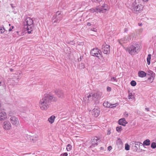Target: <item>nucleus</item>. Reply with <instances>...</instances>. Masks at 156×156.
Wrapping results in <instances>:
<instances>
[{
    "label": "nucleus",
    "instance_id": "obj_32",
    "mask_svg": "<svg viewBox=\"0 0 156 156\" xmlns=\"http://www.w3.org/2000/svg\"><path fill=\"white\" fill-rule=\"evenodd\" d=\"M122 127L121 126H119L116 127V130L117 131H118V132H121V131L122 130Z\"/></svg>",
    "mask_w": 156,
    "mask_h": 156
},
{
    "label": "nucleus",
    "instance_id": "obj_20",
    "mask_svg": "<svg viewBox=\"0 0 156 156\" xmlns=\"http://www.w3.org/2000/svg\"><path fill=\"white\" fill-rule=\"evenodd\" d=\"M55 119V116L52 115L48 119V121L50 123L52 124L54 122Z\"/></svg>",
    "mask_w": 156,
    "mask_h": 156
},
{
    "label": "nucleus",
    "instance_id": "obj_30",
    "mask_svg": "<svg viewBox=\"0 0 156 156\" xmlns=\"http://www.w3.org/2000/svg\"><path fill=\"white\" fill-rule=\"evenodd\" d=\"M151 147L153 149L156 148V143L154 142H152L151 144Z\"/></svg>",
    "mask_w": 156,
    "mask_h": 156
},
{
    "label": "nucleus",
    "instance_id": "obj_11",
    "mask_svg": "<svg viewBox=\"0 0 156 156\" xmlns=\"http://www.w3.org/2000/svg\"><path fill=\"white\" fill-rule=\"evenodd\" d=\"M129 37L130 36L129 35H127L121 39L119 40V44L122 45L123 43H127L130 39Z\"/></svg>",
    "mask_w": 156,
    "mask_h": 156
},
{
    "label": "nucleus",
    "instance_id": "obj_6",
    "mask_svg": "<svg viewBox=\"0 0 156 156\" xmlns=\"http://www.w3.org/2000/svg\"><path fill=\"white\" fill-rule=\"evenodd\" d=\"M101 51L98 49V48H93L90 51L91 55L94 56H96L99 58L101 55Z\"/></svg>",
    "mask_w": 156,
    "mask_h": 156
},
{
    "label": "nucleus",
    "instance_id": "obj_48",
    "mask_svg": "<svg viewBox=\"0 0 156 156\" xmlns=\"http://www.w3.org/2000/svg\"><path fill=\"white\" fill-rule=\"evenodd\" d=\"M145 110L147 111H149V108H145Z\"/></svg>",
    "mask_w": 156,
    "mask_h": 156
},
{
    "label": "nucleus",
    "instance_id": "obj_19",
    "mask_svg": "<svg viewBox=\"0 0 156 156\" xmlns=\"http://www.w3.org/2000/svg\"><path fill=\"white\" fill-rule=\"evenodd\" d=\"M117 144L120 147H122V143L121 140L119 138H117L116 142Z\"/></svg>",
    "mask_w": 156,
    "mask_h": 156
},
{
    "label": "nucleus",
    "instance_id": "obj_28",
    "mask_svg": "<svg viewBox=\"0 0 156 156\" xmlns=\"http://www.w3.org/2000/svg\"><path fill=\"white\" fill-rule=\"evenodd\" d=\"M92 93L91 92H89L88 94H87L85 95V96L86 97L89 98H92Z\"/></svg>",
    "mask_w": 156,
    "mask_h": 156
},
{
    "label": "nucleus",
    "instance_id": "obj_23",
    "mask_svg": "<svg viewBox=\"0 0 156 156\" xmlns=\"http://www.w3.org/2000/svg\"><path fill=\"white\" fill-rule=\"evenodd\" d=\"M99 140V139L97 137H95L94 139L93 140H92V143L93 144H94V143H95V144H97L98 142V141Z\"/></svg>",
    "mask_w": 156,
    "mask_h": 156
},
{
    "label": "nucleus",
    "instance_id": "obj_50",
    "mask_svg": "<svg viewBox=\"0 0 156 156\" xmlns=\"http://www.w3.org/2000/svg\"><path fill=\"white\" fill-rule=\"evenodd\" d=\"M78 60L79 61H80L81 60V57H80V58H78Z\"/></svg>",
    "mask_w": 156,
    "mask_h": 156
},
{
    "label": "nucleus",
    "instance_id": "obj_54",
    "mask_svg": "<svg viewBox=\"0 0 156 156\" xmlns=\"http://www.w3.org/2000/svg\"><path fill=\"white\" fill-rule=\"evenodd\" d=\"M11 5L12 8H13L14 7L12 6V4H11Z\"/></svg>",
    "mask_w": 156,
    "mask_h": 156
},
{
    "label": "nucleus",
    "instance_id": "obj_31",
    "mask_svg": "<svg viewBox=\"0 0 156 156\" xmlns=\"http://www.w3.org/2000/svg\"><path fill=\"white\" fill-rule=\"evenodd\" d=\"M72 148V146L70 144H68L66 147V150L68 151L71 150Z\"/></svg>",
    "mask_w": 156,
    "mask_h": 156
},
{
    "label": "nucleus",
    "instance_id": "obj_29",
    "mask_svg": "<svg viewBox=\"0 0 156 156\" xmlns=\"http://www.w3.org/2000/svg\"><path fill=\"white\" fill-rule=\"evenodd\" d=\"M154 79V77L152 76H151L150 77L148 78V80H149V82L150 83H151L153 82Z\"/></svg>",
    "mask_w": 156,
    "mask_h": 156
},
{
    "label": "nucleus",
    "instance_id": "obj_55",
    "mask_svg": "<svg viewBox=\"0 0 156 156\" xmlns=\"http://www.w3.org/2000/svg\"><path fill=\"white\" fill-rule=\"evenodd\" d=\"M9 26H10V24H9Z\"/></svg>",
    "mask_w": 156,
    "mask_h": 156
},
{
    "label": "nucleus",
    "instance_id": "obj_45",
    "mask_svg": "<svg viewBox=\"0 0 156 156\" xmlns=\"http://www.w3.org/2000/svg\"><path fill=\"white\" fill-rule=\"evenodd\" d=\"M111 90V88L110 87H108L107 88V90L108 91H110Z\"/></svg>",
    "mask_w": 156,
    "mask_h": 156
},
{
    "label": "nucleus",
    "instance_id": "obj_42",
    "mask_svg": "<svg viewBox=\"0 0 156 156\" xmlns=\"http://www.w3.org/2000/svg\"><path fill=\"white\" fill-rule=\"evenodd\" d=\"M108 150L110 151L112 149V147L110 146H108Z\"/></svg>",
    "mask_w": 156,
    "mask_h": 156
},
{
    "label": "nucleus",
    "instance_id": "obj_51",
    "mask_svg": "<svg viewBox=\"0 0 156 156\" xmlns=\"http://www.w3.org/2000/svg\"><path fill=\"white\" fill-rule=\"evenodd\" d=\"M138 25L139 26H141L142 25V23H138Z\"/></svg>",
    "mask_w": 156,
    "mask_h": 156
},
{
    "label": "nucleus",
    "instance_id": "obj_25",
    "mask_svg": "<svg viewBox=\"0 0 156 156\" xmlns=\"http://www.w3.org/2000/svg\"><path fill=\"white\" fill-rule=\"evenodd\" d=\"M151 54H149L147 58V63L148 65L150 64L151 59Z\"/></svg>",
    "mask_w": 156,
    "mask_h": 156
},
{
    "label": "nucleus",
    "instance_id": "obj_15",
    "mask_svg": "<svg viewBox=\"0 0 156 156\" xmlns=\"http://www.w3.org/2000/svg\"><path fill=\"white\" fill-rule=\"evenodd\" d=\"M101 93H92V98L93 100L99 99L101 98Z\"/></svg>",
    "mask_w": 156,
    "mask_h": 156
},
{
    "label": "nucleus",
    "instance_id": "obj_10",
    "mask_svg": "<svg viewBox=\"0 0 156 156\" xmlns=\"http://www.w3.org/2000/svg\"><path fill=\"white\" fill-rule=\"evenodd\" d=\"M100 112L99 108L97 106H96L92 111V115L97 117L99 115Z\"/></svg>",
    "mask_w": 156,
    "mask_h": 156
},
{
    "label": "nucleus",
    "instance_id": "obj_2",
    "mask_svg": "<svg viewBox=\"0 0 156 156\" xmlns=\"http://www.w3.org/2000/svg\"><path fill=\"white\" fill-rule=\"evenodd\" d=\"M24 24L28 33L29 34L31 33L34 29L33 21L32 19L30 17L26 18L24 22Z\"/></svg>",
    "mask_w": 156,
    "mask_h": 156
},
{
    "label": "nucleus",
    "instance_id": "obj_16",
    "mask_svg": "<svg viewBox=\"0 0 156 156\" xmlns=\"http://www.w3.org/2000/svg\"><path fill=\"white\" fill-rule=\"evenodd\" d=\"M118 122L119 125L123 126H125L126 125L127 123V122L126 121L125 118H122L120 119Z\"/></svg>",
    "mask_w": 156,
    "mask_h": 156
},
{
    "label": "nucleus",
    "instance_id": "obj_33",
    "mask_svg": "<svg viewBox=\"0 0 156 156\" xmlns=\"http://www.w3.org/2000/svg\"><path fill=\"white\" fill-rule=\"evenodd\" d=\"M129 145L128 144H126L125 146V149L127 151H128L129 150Z\"/></svg>",
    "mask_w": 156,
    "mask_h": 156
},
{
    "label": "nucleus",
    "instance_id": "obj_49",
    "mask_svg": "<svg viewBox=\"0 0 156 156\" xmlns=\"http://www.w3.org/2000/svg\"><path fill=\"white\" fill-rule=\"evenodd\" d=\"M87 25L88 26H90L91 25V24L90 23H87Z\"/></svg>",
    "mask_w": 156,
    "mask_h": 156
},
{
    "label": "nucleus",
    "instance_id": "obj_9",
    "mask_svg": "<svg viewBox=\"0 0 156 156\" xmlns=\"http://www.w3.org/2000/svg\"><path fill=\"white\" fill-rule=\"evenodd\" d=\"M102 49L105 54H108L110 51V46L109 45L105 44L102 46Z\"/></svg>",
    "mask_w": 156,
    "mask_h": 156
},
{
    "label": "nucleus",
    "instance_id": "obj_37",
    "mask_svg": "<svg viewBox=\"0 0 156 156\" xmlns=\"http://www.w3.org/2000/svg\"><path fill=\"white\" fill-rule=\"evenodd\" d=\"M133 96L132 95V94L130 93L129 94V99H132L133 98Z\"/></svg>",
    "mask_w": 156,
    "mask_h": 156
},
{
    "label": "nucleus",
    "instance_id": "obj_36",
    "mask_svg": "<svg viewBox=\"0 0 156 156\" xmlns=\"http://www.w3.org/2000/svg\"><path fill=\"white\" fill-rule=\"evenodd\" d=\"M111 80L112 81H115L116 82H117V79L115 78L114 77H112V78H111Z\"/></svg>",
    "mask_w": 156,
    "mask_h": 156
},
{
    "label": "nucleus",
    "instance_id": "obj_34",
    "mask_svg": "<svg viewBox=\"0 0 156 156\" xmlns=\"http://www.w3.org/2000/svg\"><path fill=\"white\" fill-rule=\"evenodd\" d=\"M130 84L132 86L134 87L136 85V83L135 81L132 80L130 82Z\"/></svg>",
    "mask_w": 156,
    "mask_h": 156
},
{
    "label": "nucleus",
    "instance_id": "obj_26",
    "mask_svg": "<svg viewBox=\"0 0 156 156\" xmlns=\"http://www.w3.org/2000/svg\"><path fill=\"white\" fill-rule=\"evenodd\" d=\"M6 31L4 27H0V34H3Z\"/></svg>",
    "mask_w": 156,
    "mask_h": 156
},
{
    "label": "nucleus",
    "instance_id": "obj_5",
    "mask_svg": "<svg viewBox=\"0 0 156 156\" xmlns=\"http://www.w3.org/2000/svg\"><path fill=\"white\" fill-rule=\"evenodd\" d=\"M108 10V5L105 4H104L101 7H98L95 9H93V12L104 13L106 11Z\"/></svg>",
    "mask_w": 156,
    "mask_h": 156
},
{
    "label": "nucleus",
    "instance_id": "obj_39",
    "mask_svg": "<svg viewBox=\"0 0 156 156\" xmlns=\"http://www.w3.org/2000/svg\"><path fill=\"white\" fill-rule=\"evenodd\" d=\"M68 154L67 153H64L61 155V156H67Z\"/></svg>",
    "mask_w": 156,
    "mask_h": 156
},
{
    "label": "nucleus",
    "instance_id": "obj_44",
    "mask_svg": "<svg viewBox=\"0 0 156 156\" xmlns=\"http://www.w3.org/2000/svg\"><path fill=\"white\" fill-rule=\"evenodd\" d=\"M128 30V29L127 28H125L124 29V32H126Z\"/></svg>",
    "mask_w": 156,
    "mask_h": 156
},
{
    "label": "nucleus",
    "instance_id": "obj_53",
    "mask_svg": "<svg viewBox=\"0 0 156 156\" xmlns=\"http://www.w3.org/2000/svg\"><path fill=\"white\" fill-rule=\"evenodd\" d=\"M13 69H10V71H11V72H12V71H13Z\"/></svg>",
    "mask_w": 156,
    "mask_h": 156
},
{
    "label": "nucleus",
    "instance_id": "obj_40",
    "mask_svg": "<svg viewBox=\"0 0 156 156\" xmlns=\"http://www.w3.org/2000/svg\"><path fill=\"white\" fill-rule=\"evenodd\" d=\"M124 114L125 117H127L128 116V114L126 112H125L124 113Z\"/></svg>",
    "mask_w": 156,
    "mask_h": 156
},
{
    "label": "nucleus",
    "instance_id": "obj_21",
    "mask_svg": "<svg viewBox=\"0 0 156 156\" xmlns=\"http://www.w3.org/2000/svg\"><path fill=\"white\" fill-rule=\"evenodd\" d=\"M103 105L105 107L112 108V107L111 106V104L108 101L104 102Z\"/></svg>",
    "mask_w": 156,
    "mask_h": 156
},
{
    "label": "nucleus",
    "instance_id": "obj_7",
    "mask_svg": "<svg viewBox=\"0 0 156 156\" xmlns=\"http://www.w3.org/2000/svg\"><path fill=\"white\" fill-rule=\"evenodd\" d=\"M10 120L13 125L17 126L19 124V122L18 119L15 116H11L10 118Z\"/></svg>",
    "mask_w": 156,
    "mask_h": 156
},
{
    "label": "nucleus",
    "instance_id": "obj_27",
    "mask_svg": "<svg viewBox=\"0 0 156 156\" xmlns=\"http://www.w3.org/2000/svg\"><path fill=\"white\" fill-rule=\"evenodd\" d=\"M140 144L142 146V144L139 142H135V147H136L137 148H138L137 147H139Z\"/></svg>",
    "mask_w": 156,
    "mask_h": 156
},
{
    "label": "nucleus",
    "instance_id": "obj_52",
    "mask_svg": "<svg viewBox=\"0 0 156 156\" xmlns=\"http://www.w3.org/2000/svg\"><path fill=\"white\" fill-rule=\"evenodd\" d=\"M144 2H147L148 0H142Z\"/></svg>",
    "mask_w": 156,
    "mask_h": 156
},
{
    "label": "nucleus",
    "instance_id": "obj_14",
    "mask_svg": "<svg viewBox=\"0 0 156 156\" xmlns=\"http://www.w3.org/2000/svg\"><path fill=\"white\" fill-rule=\"evenodd\" d=\"M3 127L6 130H8L10 129L11 127V125L8 121H5L3 123Z\"/></svg>",
    "mask_w": 156,
    "mask_h": 156
},
{
    "label": "nucleus",
    "instance_id": "obj_43",
    "mask_svg": "<svg viewBox=\"0 0 156 156\" xmlns=\"http://www.w3.org/2000/svg\"><path fill=\"white\" fill-rule=\"evenodd\" d=\"M90 30L92 31H96V30L94 28H92Z\"/></svg>",
    "mask_w": 156,
    "mask_h": 156
},
{
    "label": "nucleus",
    "instance_id": "obj_18",
    "mask_svg": "<svg viewBox=\"0 0 156 156\" xmlns=\"http://www.w3.org/2000/svg\"><path fill=\"white\" fill-rule=\"evenodd\" d=\"M138 76L140 77H144L146 76V73L144 71H140L138 72Z\"/></svg>",
    "mask_w": 156,
    "mask_h": 156
},
{
    "label": "nucleus",
    "instance_id": "obj_8",
    "mask_svg": "<svg viewBox=\"0 0 156 156\" xmlns=\"http://www.w3.org/2000/svg\"><path fill=\"white\" fill-rule=\"evenodd\" d=\"M21 76V73H19V75L17 74H14L11 76V78H10L9 79L10 80H12V81L16 83H17L19 80V79L20 78Z\"/></svg>",
    "mask_w": 156,
    "mask_h": 156
},
{
    "label": "nucleus",
    "instance_id": "obj_41",
    "mask_svg": "<svg viewBox=\"0 0 156 156\" xmlns=\"http://www.w3.org/2000/svg\"><path fill=\"white\" fill-rule=\"evenodd\" d=\"M93 1L95 2H101L102 0H92Z\"/></svg>",
    "mask_w": 156,
    "mask_h": 156
},
{
    "label": "nucleus",
    "instance_id": "obj_35",
    "mask_svg": "<svg viewBox=\"0 0 156 156\" xmlns=\"http://www.w3.org/2000/svg\"><path fill=\"white\" fill-rule=\"evenodd\" d=\"M118 105V103H116L114 104H111V106L112 107V108L114 107H115L117 106Z\"/></svg>",
    "mask_w": 156,
    "mask_h": 156
},
{
    "label": "nucleus",
    "instance_id": "obj_38",
    "mask_svg": "<svg viewBox=\"0 0 156 156\" xmlns=\"http://www.w3.org/2000/svg\"><path fill=\"white\" fill-rule=\"evenodd\" d=\"M79 67L81 69L83 68L84 67V63H82L81 65H80Z\"/></svg>",
    "mask_w": 156,
    "mask_h": 156
},
{
    "label": "nucleus",
    "instance_id": "obj_3",
    "mask_svg": "<svg viewBox=\"0 0 156 156\" xmlns=\"http://www.w3.org/2000/svg\"><path fill=\"white\" fill-rule=\"evenodd\" d=\"M140 50V45L137 43L133 44L126 49V51H128L131 55L138 53Z\"/></svg>",
    "mask_w": 156,
    "mask_h": 156
},
{
    "label": "nucleus",
    "instance_id": "obj_17",
    "mask_svg": "<svg viewBox=\"0 0 156 156\" xmlns=\"http://www.w3.org/2000/svg\"><path fill=\"white\" fill-rule=\"evenodd\" d=\"M142 8V6L141 5H136L134 8V10L136 12H140Z\"/></svg>",
    "mask_w": 156,
    "mask_h": 156
},
{
    "label": "nucleus",
    "instance_id": "obj_1",
    "mask_svg": "<svg viewBox=\"0 0 156 156\" xmlns=\"http://www.w3.org/2000/svg\"><path fill=\"white\" fill-rule=\"evenodd\" d=\"M57 98L50 94H44L39 102V105L40 109L42 110H46L50 107L51 101H55Z\"/></svg>",
    "mask_w": 156,
    "mask_h": 156
},
{
    "label": "nucleus",
    "instance_id": "obj_46",
    "mask_svg": "<svg viewBox=\"0 0 156 156\" xmlns=\"http://www.w3.org/2000/svg\"><path fill=\"white\" fill-rule=\"evenodd\" d=\"M111 133V132L110 130H108V132L107 133V135H110Z\"/></svg>",
    "mask_w": 156,
    "mask_h": 156
},
{
    "label": "nucleus",
    "instance_id": "obj_22",
    "mask_svg": "<svg viewBox=\"0 0 156 156\" xmlns=\"http://www.w3.org/2000/svg\"><path fill=\"white\" fill-rule=\"evenodd\" d=\"M38 136H36L35 137L34 136H31L30 137V140H31L33 142H35L37 140Z\"/></svg>",
    "mask_w": 156,
    "mask_h": 156
},
{
    "label": "nucleus",
    "instance_id": "obj_12",
    "mask_svg": "<svg viewBox=\"0 0 156 156\" xmlns=\"http://www.w3.org/2000/svg\"><path fill=\"white\" fill-rule=\"evenodd\" d=\"M7 118V115L5 112L2 111L0 112V121H4Z\"/></svg>",
    "mask_w": 156,
    "mask_h": 156
},
{
    "label": "nucleus",
    "instance_id": "obj_24",
    "mask_svg": "<svg viewBox=\"0 0 156 156\" xmlns=\"http://www.w3.org/2000/svg\"><path fill=\"white\" fill-rule=\"evenodd\" d=\"M143 144L146 146H148L150 144V141L149 139L145 140L143 142Z\"/></svg>",
    "mask_w": 156,
    "mask_h": 156
},
{
    "label": "nucleus",
    "instance_id": "obj_47",
    "mask_svg": "<svg viewBox=\"0 0 156 156\" xmlns=\"http://www.w3.org/2000/svg\"><path fill=\"white\" fill-rule=\"evenodd\" d=\"M12 28H10L9 30V32H10V31H11L12 30V29H13V27L12 26Z\"/></svg>",
    "mask_w": 156,
    "mask_h": 156
},
{
    "label": "nucleus",
    "instance_id": "obj_13",
    "mask_svg": "<svg viewBox=\"0 0 156 156\" xmlns=\"http://www.w3.org/2000/svg\"><path fill=\"white\" fill-rule=\"evenodd\" d=\"M55 93L57 95L58 98H64V94L62 90H57L55 91Z\"/></svg>",
    "mask_w": 156,
    "mask_h": 156
},
{
    "label": "nucleus",
    "instance_id": "obj_4",
    "mask_svg": "<svg viewBox=\"0 0 156 156\" xmlns=\"http://www.w3.org/2000/svg\"><path fill=\"white\" fill-rule=\"evenodd\" d=\"M62 19V16L61 12H58L56 14L54 15L52 18V22L53 24L55 25L58 23Z\"/></svg>",
    "mask_w": 156,
    "mask_h": 156
}]
</instances>
